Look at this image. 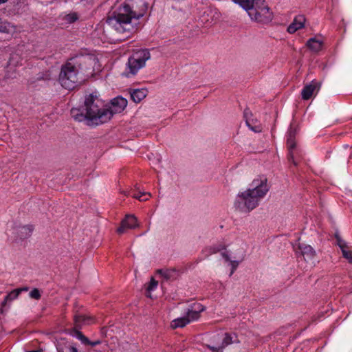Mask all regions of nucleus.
<instances>
[{
    "mask_svg": "<svg viewBox=\"0 0 352 352\" xmlns=\"http://www.w3.org/2000/svg\"><path fill=\"white\" fill-rule=\"evenodd\" d=\"M270 190L267 179L265 177L254 179L250 188L238 195L236 206L241 210L248 212L256 208L261 200L266 195Z\"/></svg>",
    "mask_w": 352,
    "mask_h": 352,
    "instance_id": "7ed1b4c3",
    "label": "nucleus"
},
{
    "mask_svg": "<svg viewBox=\"0 0 352 352\" xmlns=\"http://www.w3.org/2000/svg\"><path fill=\"white\" fill-rule=\"evenodd\" d=\"M29 296L35 300H39L41 297V292L38 289H33L29 294Z\"/></svg>",
    "mask_w": 352,
    "mask_h": 352,
    "instance_id": "c85d7f7f",
    "label": "nucleus"
},
{
    "mask_svg": "<svg viewBox=\"0 0 352 352\" xmlns=\"http://www.w3.org/2000/svg\"><path fill=\"white\" fill-rule=\"evenodd\" d=\"M101 344V341H100V340H96V341H93V342H91V341H90V340H89V342H85V344H86V345H91V346H97V345H98V344Z\"/></svg>",
    "mask_w": 352,
    "mask_h": 352,
    "instance_id": "c9c22d12",
    "label": "nucleus"
},
{
    "mask_svg": "<svg viewBox=\"0 0 352 352\" xmlns=\"http://www.w3.org/2000/svg\"><path fill=\"white\" fill-rule=\"evenodd\" d=\"M244 10L251 21L261 25L270 23L274 18V13L265 0H250Z\"/></svg>",
    "mask_w": 352,
    "mask_h": 352,
    "instance_id": "39448f33",
    "label": "nucleus"
},
{
    "mask_svg": "<svg viewBox=\"0 0 352 352\" xmlns=\"http://www.w3.org/2000/svg\"><path fill=\"white\" fill-rule=\"evenodd\" d=\"M343 257L345 258L350 263H352V252L348 249L342 250Z\"/></svg>",
    "mask_w": 352,
    "mask_h": 352,
    "instance_id": "7c9ffc66",
    "label": "nucleus"
},
{
    "mask_svg": "<svg viewBox=\"0 0 352 352\" xmlns=\"http://www.w3.org/2000/svg\"><path fill=\"white\" fill-rule=\"evenodd\" d=\"M208 347L213 352H223V350L221 345L219 346H208Z\"/></svg>",
    "mask_w": 352,
    "mask_h": 352,
    "instance_id": "f704fd0d",
    "label": "nucleus"
},
{
    "mask_svg": "<svg viewBox=\"0 0 352 352\" xmlns=\"http://www.w3.org/2000/svg\"><path fill=\"white\" fill-rule=\"evenodd\" d=\"M69 352H78V349L75 346H71L69 348Z\"/></svg>",
    "mask_w": 352,
    "mask_h": 352,
    "instance_id": "58836bf2",
    "label": "nucleus"
},
{
    "mask_svg": "<svg viewBox=\"0 0 352 352\" xmlns=\"http://www.w3.org/2000/svg\"><path fill=\"white\" fill-rule=\"evenodd\" d=\"M320 87V84L316 81H311L309 85H305L302 91V98L305 100H307L311 98L314 91H318Z\"/></svg>",
    "mask_w": 352,
    "mask_h": 352,
    "instance_id": "9b49d317",
    "label": "nucleus"
},
{
    "mask_svg": "<svg viewBox=\"0 0 352 352\" xmlns=\"http://www.w3.org/2000/svg\"><path fill=\"white\" fill-rule=\"evenodd\" d=\"M28 352H38L37 351H30Z\"/></svg>",
    "mask_w": 352,
    "mask_h": 352,
    "instance_id": "a19ab883",
    "label": "nucleus"
},
{
    "mask_svg": "<svg viewBox=\"0 0 352 352\" xmlns=\"http://www.w3.org/2000/svg\"><path fill=\"white\" fill-rule=\"evenodd\" d=\"M322 44V41L316 38H311L307 41L306 45L310 50L318 52L321 50Z\"/></svg>",
    "mask_w": 352,
    "mask_h": 352,
    "instance_id": "f3484780",
    "label": "nucleus"
},
{
    "mask_svg": "<svg viewBox=\"0 0 352 352\" xmlns=\"http://www.w3.org/2000/svg\"><path fill=\"white\" fill-rule=\"evenodd\" d=\"M127 106V100L118 96L111 100L110 104L105 106L104 111H107L111 113V118L113 114L122 112Z\"/></svg>",
    "mask_w": 352,
    "mask_h": 352,
    "instance_id": "6e6552de",
    "label": "nucleus"
},
{
    "mask_svg": "<svg viewBox=\"0 0 352 352\" xmlns=\"http://www.w3.org/2000/svg\"><path fill=\"white\" fill-rule=\"evenodd\" d=\"M188 323H189V320L188 318H186V316H184V317H182V318H176V319L173 320L171 322V327L173 329H176V328H179V327H184Z\"/></svg>",
    "mask_w": 352,
    "mask_h": 352,
    "instance_id": "412c9836",
    "label": "nucleus"
},
{
    "mask_svg": "<svg viewBox=\"0 0 352 352\" xmlns=\"http://www.w3.org/2000/svg\"><path fill=\"white\" fill-rule=\"evenodd\" d=\"M336 239L337 244L340 247V248L341 249L342 251V250H344V249L346 250V249L349 248L347 243L345 241H344L343 239H342V238L338 234H336Z\"/></svg>",
    "mask_w": 352,
    "mask_h": 352,
    "instance_id": "bb28decb",
    "label": "nucleus"
},
{
    "mask_svg": "<svg viewBox=\"0 0 352 352\" xmlns=\"http://www.w3.org/2000/svg\"><path fill=\"white\" fill-rule=\"evenodd\" d=\"M79 328H76L75 327V329H74V336L76 337V338L80 340L82 344H85V342H88V338L84 336L82 333L80 331H79Z\"/></svg>",
    "mask_w": 352,
    "mask_h": 352,
    "instance_id": "b1692460",
    "label": "nucleus"
},
{
    "mask_svg": "<svg viewBox=\"0 0 352 352\" xmlns=\"http://www.w3.org/2000/svg\"><path fill=\"white\" fill-rule=\"evenodd\" d=\"M336 239L337 244L340 247V248L341 249L342 251V250H344V249L346 250V249L349 248L347 243L345 241H344L343 239H342V238L338 234H336Z\"/></svg>",
    "mask_w": 352,
    "mask_h": 352,
    "instance_id": "cd10ccee",
    "label": "nucleus"
},
{
    "mask_svg": "<svg viewBox=\"0 0 352 352\" xmlns=\"http://www.w3.org/2000/svg\"><path fill=\"white\" fill-rule=\"evenodd\" d=\"M151 57L150 52L146 49L140 50L129 58L127 68L124 72L126 77L135 75L138 70L145 66L146 61Z\"/></svg>",
    "mask_w": 352,
    "mask_h": 352,
    "instance_id": "423d86ee",
    "label": "nucleus"
},
{
    "mask_svg": "<svg viewBox=\"0 0 352 352\" xmlns=\"http://www.w3.org/2000/svg\"><path fill=\"white\" fill-rule=\"evenodd\" d=\"M240 261H231L230 262V265H231V267H232L231 272H230V276H231L234 274V272L236 270V268H237Z\"/></svg>",
    "mask_w": 352,
    "mask_h": 352,
    "instance_id": "72a5a7b5",
    "label": "nucleus"
},
{
    "mask_svg": "<svg viewBox=\"0 0 352 352\" xmlns=\"http://www.w3.org/2000/svg\"><path fill=\"white\" fill-rule=\"evenodd\" d=\"M79 328H76L75 327V329H74V336L76 337V338L80 340L82 344H85V342H88V338L84 336L82 333L80 331H79Z\"/></svg>",
    "mask_w": 352,
    "mask_h": 352,
    "instance_id": "393cba45",
    "label": "nucleus"
},
{
    "mask_svg": "<svg viewBox=\"0 0 352 352\" xmlns=\"http://www.w3.org/2000/svg\"><path fill=\"white\" fill-rule=\"evenodd\" d=\"M95 319L91 316L76 314L74 316V324L76 328L81 329L83 325H89L94 323Z\"/></svg>",
    "mask_w": 352,
    "mask_h": 352,
    "instance_id": "ddd939ff",
    "label": "nucleus"
},
{
    "mask_svg": "<svg viewBox=\"0 0 352 352\" xmlns=\"http://www.w3.org/2000/svg\"><path fill=\"white\" fill-rule=\"evenodd\" d=\"M249 116H252L251 112L249 111V109H245L244 111V116L247 126L250 130L255 133L261 132L262 130L261 125L257 124L256 120H254V119H251L249 118Z\"/></svg>",
    "mask_w": 352,
    "mask_h": 352,
    "instance_id": "4468645a",
    "label": "nucleus"
},
{
    "mask_svg": "<svg viewBox=\"0 0 352 352\" xmlns=\"http://www.w3.org/2000/svg\"><path fill=\"white\" fill-rule=\"evenodd\" d=\"M232 342V337L231 336V335L228 333H226L224 334V337L223 338L221 346L223 347V349H224L227 346L231 344Z\"/></svg>",
    "mask_w": 352,
    "mask_h": 352,
    "instance_id": "a878e982",
    "label": "nucleus"
},
{
    "mask_svg": "<svg viewBox=\"0 0 352 352\" xmlns=\"http://www.w3.org/2000/svg\"><path fill=\"white\" fill-rule=\"evenodd\" d=\"M33 230L34 228L32 225L23 226L19 228V232L20 233V238L25 239L29 237L31 235Z\"/></svg>",
    "mask_w": 352,
    "mask_h": 352,
    "instance_id": "6ab92c4d",
    "label": "nucleus"
},
{
    "mask_svg": "<svg viewBox=\"0 0 352 352\" xmlns=\"http://www.w3.org/2000/svg\"><path fill=\"white\" fill-rule=\"evenodd\" d=\"M148 4L142 0H125L118 3L107 18V23L118 34L128 38L138 30L136 21L144 16Z\"/></svg>",
    "mask_w": 352,
    "mask_h": 352,
    "instance_id": "f257e3e1",
    "label": "nucleus"
},
{
    "mask_svg": "<svg viewBox=\"0 0 352 352\" xmlns=\"http://www.w3.org/2000/svg\"><path fill=\"white\" fill-rule=\"evenodd\" d=\"M157 272L163 277H164L166 279H169L171 277V274L173 272V270H159Z\"/></svg>",
    "mask_w": 352,
    "mask_h": 352,
    "instance_id": "c756f323",
    "label": "nucleus"
},
{
    "mask_svg": "<svg viewBox=\"0 0 352 352\" xmlns=\"http://www.w3.org/2000/svg\"><path fill=\"white\" fill-rule=\"evenodd\" d=\"M146 89H136L131 91V98L135 103L140 102L147 95Z\"/></svg>",
    "mask_w": 352,
    "mask_h": 352,
    "instance_id": "dca6fc26",
    "label": "nucleus"
},
{
    "mask_svg": "<svg viewBox=\"0 0 352 352\" xmlns=\"http://www.w3.org/2000/svg\"><path fill=\"white\" fill-rule=\"evenodd\" d=\"M19 65H21V60L19 55L16 53L12 54L8 63V67H17Z\"/></svg>",
    "mask_w": 352,
    "mask_h": 352,
    "instance_id": "4be33fe9",
    "label": "nucleus"
},
{
    "mask_svg": "<svg viewBox=\"0 0 352 352\" xmlns=\"http://www.w3.org/2000/svg\"><path fill=\"white\" fill-rule=\"evenodd\" d=\"M28 287H21V288H17L16 289L19 291V294L22 292H26L28 290Z\"/></svg>",
    "mask_w": 352,
    "mask_h": 352,
    "instance_id": "4c0bfd02",
    "label": "nucleus"
},
{
    "mask_svg": "<svg viewBox=\"0 0 352 352\" xmlns=\"http://www.w3.org/2000/svg\"><path fill=\"white\" fill-rule=\"evenodd\" d=\"M305 21L306 19L304 15L296 16L292 23L288 26L287 32L289 34L295 33L297 30L304 27Z\"/></svg>",
    "mask_w": 352,
    "mask_h": 352,
    "instance_id": "f8f14e48",
    "label": "nucleus"
},
{
    "mask_svg": "<svg viewBox=\"0 0 352 352\" xmlns=\"http://www.w3.org/2000/svg\"><path fill=\"white\" fill-rule=\"evenodd\" d=\"M19 296V291L16 289L11 291L8 295L4 298L3 301L1 303L2 307H6L7 303L11 302L12 300L16 299Z\"/></svg>",
    "mask_w": 352,
    "mask_h": 352,
    "instance_id": "aec40b11",
    "label": "nucleus"
},
{
    "mask_svg": "<svg viewBox=\"0 0 352 352\" xmlns=\"http://www.w3.org/2000/svg\"><path fill=\"white\" fill-rule=\"evenodd\" d=\"M131 196L133 198L139 199L140 201H146L151 197V194L144 192H131Z\"/></svg>",
    "mask_w": 352,
    "mask_h": 352,
    "instance_id": "5701e85b",
    "label": "nucleus"
},
{
    "mask_svg": "<svg viewBox=\"0 0 352 352\" xmlns=\"http://www.w3.org/2000/svg\"><path fill=\"white\" fill-rule=\"evenodd\" d=\"M16 31L14 25L10 23L0 19V32L12 34Z\"/></svg>",
    "mask_w": 352,
    "mask_h": 352,
    "instance_id": "a211bd4d",
    "label": "nucleus"
},
{
    "mask_svg": "<svg viewBox=\"0 0 352 352\" xmlns=\"http://www.w3.org/2000/svg\"><path fill=\"white\" fill-rule=\"evenodd\" d=\"M8 0H0V5L1 4H3V3H5L6 2H7Z\"/></svg>",
    "mask_w": 352,
    "mask_h": 352,
    "instance_id": "ea45409f",
    "label": "nucleus"
},
{
    "mask_svg": "<svg viewBox=\"0 0 352 352\" xmlns=\"http://www.w3.org/2000/svg\"><path fill=\"white\" fill-rule=\"evenodd\" d=\"M92 60L87 57H76L69 59L61 67L58 80L63 87L74 89L79 83L80 72L87 69L86 65H90Z\"/></svg>",
    "mask_w": 352,
    "mask_h": 352,
    "instance_id": "20e7f679",
    "label": "nucleus"
},
{
    "mask_svg": "<svg viewBox=\"0 0 352 352\" xmlns=\"http://www.w3.org/2000/svg\"><path fill=\"white\" fill-rule=\"evenodd\" d=\"M138 226L136 217L132 214H126L125 218L121 221L120 226L117 229V232L120 234H124L126 229H133Z\"/></svg>",
    "mask_w": 352,
    "mask_h": 352,
    "instance_id": "1a4fd4ad",
    "label": "nucleus"
},
{
    "mask_svg": "<svg viewBox=\"0 0 352 352\" xmlns=\"http://www.w3.org/2000/svg\"><path fill=\"white\" fill-rule=\"evenodd\" d=\"M234 3L238 4L240 6L243 10L245 8H247L249 5L250 0H231Z\"/></svg>",
    "mask_w": 352,
    "mask_h": 352,
    "instance_id": "2f4dec72",
    "label": "nucleus"
},
{
    "mask_svg": "<svg viewBox=\"0 0 352 352\" xmlns=\"http://www.w3.org/2000/svg\"><path fill=\"white\" fill-rule=\"evenodd\" d=\"M296 129L291 128L287 135V146L289 151L288 160L294 165H297L296 158L299 155V151L296 147Z\"/></svg>",
    "mask_w": 352,
    "mask_h": 352,
    "instance_id": "0eeeda50",
    "label": "nucleus"
},
{
    "mask_svg": "<svg viewBox=\"0 0 352 352\" xmlns=\"http://www.w3.org/2000/svg\"><path fill=\"white\" fill-rule=\"evenodd\" d=\"M204 309L205 308L201 304L193 303L188 309L186 316V318L189 320V323L198 320L200 317V313L204 311Z\"/></svg>",
    "mask_w": 352,
    "mask_h": 352,
    "instance_id": "9d476101",
    "label": "nucleus"
},
{
    "mask_svg": "<svg viewBox=\"0 0 352 352\" xmlns=\"http://www.w3.org/2000/svg\"><path fill=\"white\" fill-rule=\"evenodd\" d=\"M222 256L227 262H230L232 261V260H230V258L228 254L226 252H223Z\"/></svg>",
    "mask_w": 352,
    "mask_h": 352,
    "instance_id": "e433bc0d",
    "label": "nucleus"
},
{
    "mask_svg": "<svg viewBox=\"0 0 352 352\" xmlns=\"http://www.w3.org/2000/svg\"><path fill=\"white\" fill-rule=\"evenodd\" d=\"M157 281L155 280L153 278L151 279V281L147 287V290L148 292L153 291L157 286Z\"/></svg>",
    "mask_w": 352,
    "mask_h": 352,
    "instance_id": "473e14b6",
    "label": "nucleus"
},
{
    "mask_svg": "<svg viewBox=\"0 0 352 352\" xmlns=\"http://www.w3.org/2000/svg\"><path fill=\"white\" fill-rule=\"evenodd\" d=\"M104 108L102 100L96 96L90 94L85 98L82 110L72 108L71 115L76 121H85L89 126H97L111 119V113L104 111Z\"/></svg>",
    "mask_w": 352,
    "mask_h": 352,
    "instance_id": "f03ea898",
    "label": "nucleus"
},
{
    "mask_svg": "<svg viewBox=\"0 0 352 352\" xmlns=\"http://www.w3.org/2000/svg\"><path fill=\"white\" fill-rule=\"evenodd\" d=\"M299 250L305 261L312 260L316 256V252L309 245L300 244Z\"/></svg>",
    "mask_w": 352,
    "mask_h": 352,
    "instance_id": "2eb2a0df",
    "label": "nucleus"
}]
</instances>
